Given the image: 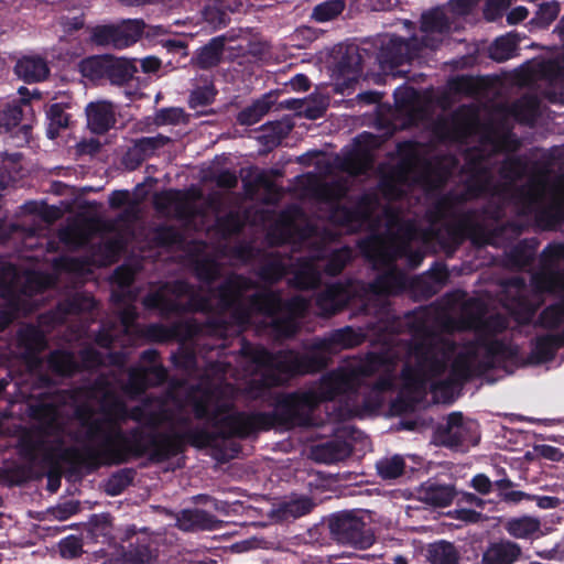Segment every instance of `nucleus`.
<instances>
[{
	"label": "nucleus",
	"mask_w": 564,
	"mask_h": 564,
	"mask_svg": "<svg viewBox=\"0 0 564 564\" xmlns=\"http://www.w3.org/2000/svg\"><path fill=\"white\" fill-rule=\"evenodd\" d=\"M508 326V319L501 315L484 319L480 303L468 301L459 319L441 317L438 327L443 333L424 329L414 335L410 346L397 344L381 355L372 352L365 359H354L323 377L317 387L289 395L290 414L299 424L311 425V413L321 401L355 390L372 375H378L379 379L365 401V410L379 408L383 401L380 394L393 387L394 359L400 352H405L406 357L402 393H413L411 401H417L430 390L437 402H451L462 380L501 366L516 355L514 349L498 337Z\"/></svg>",
	"instance_id": "1"
},
{
	"label": "nucleus",
	"mask_w": 564,
	"mask_h": 564,
	"mask_svg": "<svg viewBox=\"0 0 564 564\" xmlns=\"http://www.w3.org/2000/svg\"><path fill=\"white\" fill-rule=\"evenodd\" d=\"M347 192L346 181L318 184L315 188L316 197L329 205V218L333 223L355 231L362 228L373 234L362 241L361 249L378 269H384L373 284L370 285L373 295L394 294L406 284V276L397 270L392 262L399 257H408L412 267H416L423 259V253L413 251L412 245L420 246L429 240V235L416 228L415 224L403 220L392 209L381 210L378 216V203L373 195H366L355 210L339 207L337 200Z\"/></svg>",
	"instance_id": "2"
},
{
	"label": "nucleus",
	"mask_w": 564,
	"mask_h": 564,
	"mask_svg": "<svg viewBox=\"0 0 564 564\" xmlns=\"http://www.w3.org/2000/svg\"><path fill=\"white\" fill-rule=\"evenodd\" d=\"M100 413L85 419L86 442L77 455V460L89 464H116L130 455H141L154 451V436L143 431L123 433L120 423L128 411L122 400L107 391L99 402Z\"/></svg>",
	"instance_id": "3"
},
{
	"label": "nucleus",
	"mask_w": 564,
	"mask_h": 564,
	"mask_svg": "<svg viewBox=\"0 0 564 564\" xmlns=\"http://www.w3.org/2000/svg\"><path fill=\"white\" fill-rule=\"evenodd\" d=\"M235 388L220 379L204 380L192 391L187 402L198 419H205L214 431L177 429V435L186 436L197 447L207 446L216 437L247 436L264 427L262 414H245L234 411Z\"/></svg>",
	"instance_id": "4"
},
{
	"label": "nucleus",
	"mask_w": 564,
	"mask_h": 564,
	"mask_svg": "<svg viewBox=\"0 0 564 564\" xmlns=\"http://www.w3.org/2000/svg\"><path fill=\"white\" fill-rule=\"evenodd\" d=\"M477 2L478 0H451L445 8L424 13L420 39L413 37L404 42L398 36H388L379 55L383 68H392L419 57L423 48H436L452 30L460 26L456 20L469 14Z\"/></svg>",
	"instance_id": "5"
},
{
	"label": "nucleus",
	"mask_w": 564,
	"mask_h": 564,
	"mask_svg": "<svg viewBox=\"0 0 564 564\" xmlns=\"http://www.w3.org/2000/svg\"><path fill=\"white\" fill-rule=\"evenodd\" d=\"M248 282L241 276H230L224 288L218 291V305L220 308H235L245 297H250L248 310L239 312L237 323L241 326L251 322L254 312L262 313L271 318L276 332L282 336H291L297 329L296 318L307 310L308 303L302 296H294L282 302L281 296L271 291L247 295Z\"/></svg>",
	"instance_id": "6"
},
{
	"label": "nucleus",
	"mask_w": 564,
	"mask_h": 564,
	"mask_svg": "<svg viewBox=\"0 0 564 564\" xmlns=\"http://www.w3.org/2000/svg\"><path fill=\"white\" fill-rule=\"evenodd\" d=\"M545 263L541 271L532 276L536 292L561 294L563 301L547 307L541 315L544 327H561L562 334H550L538 338L532 350V361L540 364L551 360L555 350L564 344V271L555 267V262L564 258V245L550 246L544 252Z\"/></svg>",
	"instance_id": "7"
},
{
	"label": "nucleus",
	"mask_w": 564,
	"mask_h": 564,
	"mask_svg": "<svg viewBox=\"0 0 564 564\" xmlns=\"http://www.w3.org/2000/svg\"><path fill=\"white\" fill-rule=\"evenodd\" d=\"M364 341V335L351 327L332 333L329 336L317 339L313 350L306 356L294 351H283L272 355L264 348H256L252 359L259 368L265 370L276 369L280 373H304L321 369L327 362V354L341 348H351Z\"/></svg>",
	"instance_id": "8"
},
{
	"label": "nucleus",
	"mask_w": 564,
	"mask_h": 564,
	"mask_svg": "<svg viewBox=\"0 0 564 564\" xmlns=\"http://www.w3.org/2000/svg\"><path fill=\"white\" fill-rule=\"evenodd\" d=\"M350 259V250L341 248L337 250L316 249L308 260H297L294 264L291 260L272 259L263 269L262 278L273 282L288 273L293 274L291 283L296 288L310 289L317 285L321 279V269L329 274H337Z\"/></svg>",
	"instance_id": "9"
},
{
	"label": "nucleus",
	"mask_w": 564,
	"mask_h": 564,
	"mask_svg": "<svg viewBox=\"0 0 564 564\" xmlns=\"http://www.w3.org/2000/svg\"><path fill=\"white\" fill-rule=\"evenodd\" d=\"M514 199L523 214L534 215L544 227H555L564 219V177L553 184L544 177L530 180Z\"/></svg>",
	"instance_id": "10"
},
{
	"label": "nucleus",
	"mask_w": 564,
	"mask_h": 564,
	"mask_svg": "<svg viewBox=\"0 0 564 564\" xmlns=\"http://www.w3.org/2000/svg\"><path fill=\"white\" fill-rule=\"evenodd\" d=\"M53 283V279L39 272L26 271L19 273L10 264L0 269V330L3 329L18 314L26 312L24 297L39 292Z\"/></svg>",
	"instance_id": "11"
},
{
	"label": "nucleus",
	"mask_w": 564,
	"mask_h": 564,
	"mask_svg": "<svg viewBox=\"0 0 564 564\" xmlns=\"http://www.w3.org/2000/svg\"><path fill=\"white\" fill-rule=\"evenodd\" d=\"M329 527L333 535L339 543L366 549L373 542L372 535L365 530L364 521L351 513L334 517L330 520Z\"/></svg>",
	"instance_id": "12"
},
{
	"label": "nucleus",
	"mask_w": 564,
	"mask_h": 564,
	"mask_svg": "<svg viewBox=\"0 0 564 564\" xmlns=\"http://www.w3.org/2000/svg\"><path fill=\"white\" fill-rule=\"evenodd\" d=\"M191 288L184 282H175L172 285H164L155 293L149 294L144 299V305L148 307L160 308L163 312H173L183 310L186 305L182 301L184 295L191 294Z\"/></svg>",
	"instance_id": "13"
},
{
	"label": "nucleus",
	"mask_w": 564,
	"mask_h": 564,
	"mask_svg": "<svg viewBox=\"0 0 564 564\" xmlns=\"http://www.w3.org/2000/svg\"><path fill=\"white\" fill-rule=\"evenodd\" d=\"M400 151L403 159L397 174L398 182L401 185L410 181L427 184L430 182L427 175L417 176L419 171L424 167V163L420 158V150L415 144L411 142L404 143L400 147Z\"/></svg>",
	"instance_id": "14"
},
{
	"label": "nucleus",
	"mask_w": 564,
	"mask_h": 564,
	"mask_svg": "<svg viewBox=\"0 0 564 564\" xmlns=\"http://www.w3.org/2000/svg\"><path fill=\"white\" fill-rule=\"evenodd\" d=\"M475 423L465 421L459 413L448 415L446 425L441 431V441L446 446L455 447L465 443L474 442L471 433L475 431Z\"/></svg>",
	"instance_id": "15"
},
{
	"label": "nucleus",
	"mask_w": 564,
	"mask_h": 564,
	"mask_svg": "<svg viewBox=\"0 0 564 564\" xmlns=\"http://www.w3.org/2000/svg\"><path fill=\"white\" fill-rule=\"evenodd\" d=\"M359 290V285H329L324 292H322L316 300L319 314L328 315L334 314L340 310L351 296Z\"/></svg>",
	"instance_id": "16"
},
{
	"label": "nucleus",
	"mask_w": 564,
	"mask_h": 564,
	"mask_svg": "<svg viewBox=\"0 0 564 564\" xmlns=\"http://www.w3.org/2000/svg\"><path fill=\"white\" fill-rule=\"evenodd\" d=\"M165 370L153 362L148 368H135L129 372L124 390L129 394H138L148 386L161 383L165 379Z\"/></svg>",
	"instance_id": "17"
},
{
	"label": "nucleus",
	"mask_w": 564,
	"mask_h": 564,
	"mask_svg": "<svg viewBox=\"0 0 564 564\" xmlns=\"http://www.w3.org/2000/svg\"><path fill=\"white\" fill-rule=\"evenodd\" d=\"M131 417L137 421H144L151 425H159L165 422L175 425L176 421L183 420V416L175 417L169 410V404L160 400L145 403L142 409H135L131 413Z\"/></svg>",
	"instance_id": "18"
},
{
	"label": "nucleus",
	"mask_w": 564,
	"mask_h": 564,
	"mask_svg": "<svg viewBox=\"0 0 564 564\" xmlns=\"http://www.w3.org/2000/svg\"><path fill=\"white\" fill-rule=\"evenodd\" d=\"M513 292L517 294V297L505 304L507 311L519 324L530 322L535 313L538 304H533L524 297V288L522 284L518 283V281L508 288L509 294H512Z\"/></svg>",
	"instance_id": "19"
},
{
	"label": "nucleus",
	"mask_w": 564,
	"mask_h": 564,
	"mask_svg": "<svg viewBox=\"0 0 564 564\" xmlns=\"http://www.w3.org/2000/svg\"><path fill=\"white\" fill-rule=\"evenodd\" d=\"M88 126L95 133H104L115 124L113 106L108 101L90 102L86 108Z\"/></svg>",
	"instance_id": "20"
},
{
	"label": "nucleus",
	"mask_w": 564,
	"mask_h": 564,
	"mask_svg": "<svg viewBox=\"0 0 564 564\" xmlns=\"http://www.w3.org/2000/svg\"><path fill=\"white\" fill-rule=\"evenodd\" d=\"M155 205L162 212L173 214L180 218H189L192 216V203L181 192L167 191L156 195Z\"/></svg>",
	"instance_id": "21"
},
{
	"label": "nucleus",
	"mask_w": 564,
	"mask_h": 564,
	"mask_svg": "<svg viewBox=\"0 0 564 564\" xmlns=\"http://www.w3.org/2000/svg\"><path fill=\"white\" fill-rule=\"evenodd\" d=\"M151 535L141 532L134 544H130L124 553L126 562L129 564H153L156 560V549Z\"/></svg>",
	"instance_id": "22"
},
{
	"label": "nucleus",
	"mask_w": 564,
	"mask_h": 564,
	"mask_svg": "<svg viewBox=\"0 0 564 564\" xmlns=\"http://www.w3.org/2000/svg\"><path fill=\"white\" fill-rule=\"evenodd\" d=\"M14 70L18 77L29 83L45 79L50 72L46 62L42 57L33 55L20 58Z\"/></svg>",
	"instance_id": "23"
},
{
	"label": "nucleus",
	"mask_w": 564,
	"mask_h": 564,
	"mask_svg": "<svg viewBox=\"0 0 564 564\" xmlns=\"http://www.w3.org/2000/svg\"><path fill=\"white\" fill-rule=\"evenodd\" d=\"M137 70L134 59L109 55L106 78L109 79L112 85L121 86L130 82Z\"/></svg>",
	"instance_id": "24"
},
{
	"label": "nucleus",
	"mask_w": 564,
	"mask_h": 564,
	"mask_svg": "<svg viewBox=\"0 0 564 564\" xmlns=\"http://www.w3.org/2000/svg\"><path fill=\"white\" fill-rule=\"evenodd\" d=\"M520 555L518 544L510 541H501L491 544L484 553L485 564H512Z\"/></svg>",
	"instance_id": "25"
},
{
	"label": "nucleus",
	"mask_w": 564,
	"mask_h": 564,
	"mask_svg": "<svg viewBox=\"0 0 564 564\" xmlns=\"http://www.w3.org/2000/svg\"><path fill=\"white\" fill-rule=\"evenodd\" d=\"M95 230L97 225L94 221H75L61 230L59 238L68 246L78 247L87 242Z\"/></svg>",
	"instance_id": "26"
},
{
	"label": "nucleus",
	"mask_w": 564,
	"mask_h": 564,
	"mask_svg": "<svg viewBox=\"0 0 564 564\" xmlns=\"http://www.w3.org/2000/svg\"><path fill=\"white\" fill-rule=\"evenodd\" d=\"M350 452V444L347 441L336 438L316 446L313 454L315 459L332 464L346 458L349 456Z\"/></svg>",
	"instance_id": "27"
},
{
	"label": "nucleus",
	"mask_w": 564,
	"mask_h": 564,
	"mask_svg": "<svg viewBox=\"0 0 564 564\" xmlns=\"http://www.w3.org/2000/svg\"><path fill=\"white\" fill-rule=\"evenodd\" d=\"M505 528L513 538L530 539L539 535L541 531V522L535 517L523 516L508 520Z\"/></svg>",
	"instance_id": "28"
},
{
	"label": "nucleus",
	"mask_w": 564,
	"mask_h": 564,
	"mask_svg": "<svg viewBox=\"0 0 564 564\" xmlns=\"http://www.w3.org/2000/svg\"><path fill=\"white\" fill-rule=\"evenodd\" d=\"M419 497L423 502L433 507H446L452 502L454 491L451 486L429 482L422 486Z\"/></svg>",
	"instance_id": "29"
},
{
	"label": "nucleus",
	"mask_w": 564,
	"mask_h": 564,
	"mask_svg": "<svg viewBox=\"0 0 564 564\" xmlns=\"http://www.w3.org/2000/svg\"><path fill=\"white\" fill-rule=\"evenodd\" d=\"M22 110L17 105H8L0 112V132H12L17 129V133H22L23 139L26 140L30 127L28 124L20 126Z\"/></svg>",
	"instance_id": "30"
},
{
	"label": "nucleus",
	"mask_w": 564,
	"mask_h": 564,
	"mask_svg": "<svg viewBox=\"0 0 564 564\" xmlns=\"http://www.w3.org/2000/svg\"><path fill=\"white\" fill-rule=\"evenodd\" d=\"M524 172V166L521 161L516 159H508L501 167V177L503 178V188L500 191L503 196L509 192L518 189V180L521 178Z\"/></svg>",
	"instance_id": "31"
},
{
	"label": "nucleus",
	"mask_w": 564,
	"mask_h": 564,
	"mask_svg": "<svg viewBox=\"0 0 564 564\" xmlns=\"http://www.w3.org/2000/svg\"><path fill=\"white\" fill-rule=\"evenodd\" d=\"M518 41L514 35L507 34L498 37L489 48V55L497 62H503L514 56Z\"/></svg>",
	"instance_id": "32"
},
{
	"label": "nucleus",
	"mask_w": 564,
	"mask_h": 564,
	"mask_svg": "<svg viewBox=\"0 0 564 564\" xmlns=\"http://www.w3.org/2000/svg\"><path fill=\"white\" fill-rule=\"evenodd\" d=\"M108 57L109 55L87 57L79 63V72L91 80L106 78Z\"/></svg>",
	"instance_id": "33"
},
{
	"label": "nucleus",
	"mask_w": 564,
	"mask_h": 564,
	"mask_svg": "<svg viewBox=\"0 0 564 564\" xmlns=\"http://www.w3.org/2000/svg\"><path fill=\"white\" fill-rule=\"evenodd\" d=\"M224 50V39H213L206 46L202 47L197 53V64L203 68L216 65L221 57Z\"/></svg>",
	"instance_id": "34"
},
{
	"label": "nucleus",
	"mask_w": 564,
	"mask_h": 564,
	"mask_svg": "<svg viewBox=\"0 0 564 564\" xmlns=\"http://www.w3.org/2000/svg\"><path fill=\"white\" fill-rule=\"evenodd\" d=\"M429 558L433 564H457L458 554L448 542H437L429 547Z\"/></svg>",
	"instance_id": "35"
},
{
	"label": "nucleus",
	"mask_w": 564,
	"mask_h": 564,
	"mask_svg": "<svg viewBox=\"0 0 564 564\" xmlns=\"http://www.w3.org/2000/svg\"><path fill=\"white\" fill-rule=\"evenodd\" d=\"M271 106V98L265 96L253 102L250 107L242 110L238 116V121L241 124H254L269 111Z\"/></svg>",
	"instance_id": "36"
},
{
	"label": "nucleus",
	"mask_w": 564,
	"mask_h": 564,
	"mask_svg": "<svg viewBox=\"0 0 564 564\" xmlns=\"http://www.w3.org/2000/svg\"><path fill=\"white\" fill-rule=\"evenodd\" d=\"M371 165V158L368 152L358 151L344 158L339 166L349 175L365 173Z\"/></svg>",
	"instance_id": "37"
},
{
	"label": "nucleus",
	"mask_w": 564,
	"mask_h": 564,
	"mask_svg": "<svg viewBox=\"0 0 564 564\" xmlns=\"http://www.w3.org/2000/svg\"><path fill=\"white\" fill-rule=\"evenodd\" d=\"M34 416L39 421V427L44 434H53L58 430V411L56 408L43 403L40 409L34 411Z\"/></svg>",
	"instance_id": "38"
},
{
	"label": "nucleus",
	"mask_w": 564,
	"mask_h": 564,
	"mask_svg": "<svg viewBox=\"0 0 564 564\" xmlns=\"http://www.w3.org/2000/svg\"><path fill=\"white\" fill-rule=\"evenodd\" d=\"M144 29V23L141 20H128L116 25L117 36L122 42V47H127L137 42L141 36Z\"/></svg>",
	"instance_id": "39"
},
{
	"label": "nucleus",
	"mask_w": 564,
	"mask_h": 564,
	"mask_svg": "<svg viewBox=\"0 0 564 564\" xmlns=\"http://www.w3.org/2000/svg\"><path fill=\"white\" fill-rule=\"evenodd\" d=\"M535 72L543 78L554 82L564 76V56L558 55L541 61L536 64Z\"/></svg>",
	"instance_id": "40"
},
{
	"label": "nucleus",
	"mask_w": 564,
	"mask_h": 564,
	"mask_svg": "<svg viewBox=\"0 0 564 564\" xmlns=\"http://www.w3.org/2000/svg\"><path fill=\"white\" fill-rule=\"evenodd\" d=\"M118 39L116 25H98L91 29L90 40L97 45L122 48V42Z\"/></svg>",
	"instance_id": "41"
},
{
	"label": "nucleus",
	"mask_w": 564,
	"mask_h": 564,
	"mask_svg": "<svg viewBox=\"0 0 564 564\" xmlns=\"http://www.w3.org/2000/svg\"><path fill=\"white\" fill-rule=\"evenodd\" d=\"M512 116L524 123H532L538 115V104L533 97H524L517 101L511 109Z\"/></svg>",
	"instance_id": "42"
},
{
	"label": "nucleus",
	"mask_w": 564,
	"mask_h": 564,
	"mask_svg": "<svg viewBox=\"0 0 564 564\" xmlns=\"http://www.w3.org/2000/svg\"><path fill=\"white\" fill-rule=\"evenodd\" d=\"M378 474L384 479L399 477L404 469V460L401 456L382 458L377 463Z\"/></svg>",
	"instance_id": "43"
},
{
	"label": "nucleus",
	"mask_w": 564,
	"mask_h": 564,
	"mask_svg": "<svg viewBox=\"0 0 564 564\" xmlns=\"http://www.w3.org/2000/svg\"><path fill=\"white\" fill-rule=\"evenodd\" d=\"M48 128L47 135L54 139L62 128H65L68 123V116L64 112L61 105L54 104L47 110Z\"/></svg>",
	"instance_id": "44"
},
{
	"label": "nucleus",
	"mask_w": 564,
	"mask_h": 564,
	"mask_svg": "<svg viewBox=\"0 0 564 564\" xmlns=\"http://www.w3.org/2000/svg\"><path fill=\"white\" fill-rule=\"evenodd\" d=\"M50 367L59 375H70L77 368L73 355L66 351H55L50 357Z\"/></svg>",
	"instance_id": "45"
},
{
	"label": "nucleus",
	"mask_w": 564,
	"mask_h": 564,
	"mask_svg": "<svg viewBox=\"0 0 564 564\" xmlns=\"http://www.w3.org/2000/svg\"><path fill=\"white\" fill-rule=\"evenodd\" d=\"M345 4L341 0H329L314 8L313 18L317 22H326L343 12Z\"/></svg>",
	"instance_id": "46"
},
{
	"label": "nucleus",
	"mask_w": 564,
	"mask_h": 564,
	"mask_svg": "<svg viewBox=\"0 0 564 564\" xmlns=\"http://www.w3.org/2000/svg\"><path fill=\"white\" fill-rule=\"evenodd\" d=\"M560 13V4L556 1L543 2L533 19V22L540 26H546L552 23Z\"/></svg>",
	"instance_id": "47"
},
{
	"label": "nucleus",
	"mask_w": 564,
	"mask_h": 564,
	"mask_svg": "<svg viewBox=\"0 0 564 564\" xmlns=\"http://www.w3.org/2000/svg\"><path fill=\"white\" fill-rule=\"evenodd\" d=\"M285 104L290 108H301L304 110L307 118L316 119L323 115L327 101L321 97L315 100V105L312 108L308 106V101L288 100Z\"/></svg>",
	"instance_id": "48"
},
{
	"label": "nucleus",
	"mask_w": 564,
	"mask_h": 564,
	"mask_svg": "<svg viewBox=\"0 0 564 564\" xmlns=\"http://www.w3.org/2000/svg\"><path fill=\"white\" fill-rule=\"evenodd\" d=\"M89 533L91 538H108L111 534L110 518L106 514L94 516L89 521Z\"/></svg>",
	"instance_id": "49"
},
{
	"label": "nucleus",
	"mask_w": 564,
	"mask_h": 564,
	"mask_svg": "<svg viewBox=\"0 0 564 564\" xmlns=\"http://www.w3.org/2000/svg\"><path fill=\"white\" fill-rule=\"evenodd\" d=\"M313 505L308 498L299 497L285 502L284 512L292 517H301L311 511Z\"/></svg>",
	"instance_id": "50"
},
{
	"label": "nucleus",
	"mask_w": 564,
	"mask_h": 564,
	"mask_svg": "<svg viewBox=\"0 0 564 564\" xmlns=\"http://www.w3.org/2000/svg\"><path fill=\"white\" fill-rule=\"evenodd\" d=\"M203 18L210 30H216L226 24L225 13L216 6L207 7L203 12Z\"/></svg>",
	"instance_id": "51"
},
{
	"label": "nucleus",
	"mask_w": 564,
	"mask_h": 564,
	"mask_svg": "<svg viewBox=\"0 0 564 564\" xmlns=\"http://www.w3.org/2000/svg\"><path fill=\"white\" fill-rule=\"evenodd\" d=\"M78 511V503L74 501H68L62 505H58L50 510V514L55 520H66Z\"/></svg>",
	"instance_id": "52"
},
{
	"label": "nucleus",
	"mask_w": 564,
	"mask_h": 564,
	"mask_svg": "<svg viewBox=\"0 0 564 564\" xmlns=\"http://www.w3.org/2000/svg\"><path fill=\"white\" fill-rule=\"evenodd\" d=\"M214 99V90L210 87L198 88L194 90L189 98V104L193 108L208 105Z\"/></svg>",
	"instance_id": "53"
},
{
	"label": "nucleus",
	"mask_w": 564,
	"mask_h": 564,
	"mask_svg": "<svg viewBox=\"0 0 564 564\" xmlns=\"http://www.w3.org/2000/svg\"><path fill=\"white\" fill-rule=\"evenodd\" d=\"M82 551V544L75 536L64 539L59 544V552L63 557L72 558L77 556Z\"/></svg>",
	"instance_id": "54"
},
{
	"label": "nucleus",
	"mask_w": 564,
	"mask_h": 564,
	"mask_svg": "<svg viewBox=\"0 0 564 564\" xmlns=\"http://www.w3.org/2000/svg\"><path fill=\"white\" fill-rule=\"evenodd\" d=\"M512 1L513 0H488L485 11L487 19L495 20Z\"/></svg>",
	"instance_id": "55"
},
{
	"label": "nucleus",
	"mask_w": 564,
	"mask_h": 564,
	"mask_svg": "<svg viewBox=\"0 0 564 564\" xmlns=\"http://www.w3.org/2000/svg\"><path fill=\"white\" fill-rule=\"evenodd\" d=\"M182 118V111L177 108L163 109L156 116V121L161 124L175 123Z\"/></svg>",
	"instance_id": "56"
},
{
	"label": "nucleus",
	"mask_w": 564,
	"mask_h": 564,
	"mask_svg": "<svg viewBox=\"0 0 564 564\" xmlns=\"http://www.w3.org/2000/svg\"><path fill=\"white\" fill-rule=\"evenodd\" d=\"M202 518L200 511H187L177 520V524L182 530H191L195 523Z\"/></svg>",
	"instance_id": "57"
},
{
	"label": "nucleus",
	"mask_w": 564,
	"mask_h": 564,
	"mask_svg": "<svg viewBox=\"0 0 564 564\" xmlns=\"http://www.w3.org/2000/svg\"><path fill=\"white\" fill-rule=\"evenodd\" d=\"M359 72L357 68H351L347 73H343V80L340 82L339 76L336 77L337 90L344 93L345 89L349 88L352 83L358 78Z\"/></svg>",
	"instance_id": "58"
},
{
	"label": "nucleus",
	"mask_w": 564,
	"mask_h": 564,
	"mask_svg": "<svg viewBox=\"0 0 564 564\" xmlns=\"http://www.w3.org/2000/svg\"><path fill=\"white\" fill-rule=\"evenodd\" d=\"M134 271L129 267H120L115 272L116 282L124 288L128 286L133 280Z\"/></svg>",
	"instance_id": "59"
},
{
	"label": "nucleus",
	"mask_w": 564,
	"mask_h": 564,
	"mask_svg": "<svg viewBox=\"0 0 564 564\" xmlns=\"http://www.w3.org/2000/svg\"><path fill=\"white\" fill-rule=\"evenodd\" d=\"M198 275L207 281H213L218 274V268L215 262H206L205 264H200L197 267Z\"/></svg>",
	"instance_id": "60"
},
{
	"label": "nucleus",
	"mask_w": 564,
	"mask_h": 564,
	"mask_svg": "<svg viewBox=\"0 0 564 564\" xmlns=\"http://www.w3.org/2000/svg\"><path fill=\"white\" fill-rule=\"evenodd\" d=\"M471 487L485 495L491 490V481L486 475L478 474L471 479Z\"/></svg>",
	"instance_id": "61"
},
{
	"label": "nucleus",
	"mask_w": 564,
	"mask_h": 564,
	"mask_svg": "<svg viewBox=\"0 0 564 564\" xmlns=\"http://www.w3.org/2000/svg\"><path fill=\"white\" fill-rule=\"evenodd\" d=\"M61 24L65 32H73L75 30L80 29L84 25V19L82 14L75 15L73 18L63 17L61 19Z\"/></svg>",
	"instance_id": "62"
},
{
	"label": "nucleus",
	"mask_w": 564,
	"mask_h": 564,
	"mask_svg": "<svg viewBox=\"0 0 564 564\" xmlns=\"http://www.w3.org/2000/svg\"><path fill=\"white\" fill-rule=\"evenodd\" d=\"M506 133L499 134V133H488L485 135V142L488 143L494 151H499L505 148L506 145Z\"/></svg>",
	"instance_id": "63"
},
{
	"label": "nucleus",
	"mask_w": 564,
	"mask_h": 564,
	"mask_svg": "<svg viewBox=\"0 0 564 564\" xmlns=\"http://www.w3.org/2000/svg\"><path fill=\"white\" fill-rule=\"evenodd\" d=\"M529 14V11L525 7H517L514 9H512L508 15H507V21L509 24H517L519 22H521L522 20H524Z\"/></svg>",
	"instance_id": "64"
}]
</instances>
